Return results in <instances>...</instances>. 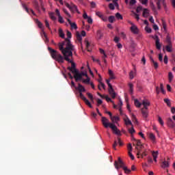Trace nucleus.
<instances>
[{
    "mask_svg": "<svg viewBox=\"0 0 175 175\" xmlns=\"http://www.w3.org/2000/svg\"><path fill=\"white\" fill-rule=\"evenodd\" d=\"M166 42L167 43H168V44H172V40L170 38V36H167Z\"/></svg>",
    "mask_w": 175,
    "mask_h": 175,
    "instance_id": "51",
    "label": "nucleus"
},
{
    "mask_svg": "<svg viewBox=\"0 0 175 175\" xmlns=\"http://www.w3.org/2000/svg\"><path fill=\"white\" fill-rule=\"evenodd\" d=\"M79 96L81 98V100H83L84 102L85 100H87V98L84 96V95L83 94V92H79Z\"/></svg>",
    "mask_w": 175,
    "mask_h": 175,
    "instance_id": "48",
    "label": "nucleus"
},
{
    "mask_svg": "<svg viewBox=\"0 0 175 175\" xmlns=\"http://www.w3.org/2000/svg\"><path fill=\"white\" fill-rule=\"evenodd\" d=\"M120 36H121V38H122V39H126V34H125L124 32H121Z\"/></svg>",
    "mask_w": 175,
    "mask_h": 175,
    "instance_id": "61",
    "label": "nucleus"
},
{
    "mask_svg": "<svg viewBox=\"0 0 175 175\" xmlns=\"http://www.w3.org/2000/svg\"><path fill=\"white\" fill-rule=\"evenodd\" d=\"M115 21H116V17L114 16H110L108 18V21H109L111 23H114Z\"/></svg>",
    "mask_w": 175,
    "mask_h": 175,
    "instance_id": "39",
    "label": "nucleus"
},
{
    "mask_svg": "<svg viewBox=\"0 0 175 175\" xmlns=\"http://www.w3.org/2000/svg\"><path fill=\"white\" fill-rule=\"evenodd\" d=\"M110 118L112 122V124H114V125H116V124H118V121H120V117L118 116H112Z\"/></svg>",
    "mask_w": 175,
    "mask_h": 175,
    "instance_id": "22",
    "label": "nucleus"
},
{
    "mask_svg": "<svg viewBox=\"0 0 175 175\" xmlns=\"http://www.w3.org/2000/svg\"><path fill=\"white\" fill-rule=\"evenodd\" d=\"M160 90H161L162 94H166V91H165V89H163V83L160 84Z\"/></svg>",
    "mask_w": 175,
    "mask_h": 175,
    "instance_id": "49",
    "label": "nucleus"
},
{
    "mask_svg": "<svg viewBox=\"0 0 175 175\" xmlns=\"http://www.w3.org/2000/svg\"><path fill=\"white\" fill-rule=\"evenodd\" d=\"M59 36L62 39H65V33H64V31L61 28L59 29Z\"/></svg>",
    "mask_w": 175,
    "mask_h": 175,
    "instance_id": "33",
    "label": "nucleus"
},
{
    "mask_svg": "<svg viewBox=\"0 0 175 175\" xmlns=\"http://www.w3.org/2000/svg\"><path fill=\"white\" fill-rule=\"evenodd\" d=\"M134 105L135 107H138V108H140L142 107V103H141L140 101H139L137 100V98H135L134 99Z\"/></svg>",
    "mask_w": 175,
    "mask_h": 175,
    "instance_id": "26",
    "label": "nucleus"
},
{
    "mask_svg": "<svg viewBox=\"0 0 175 175\" xmlns=\"http://www.w3.org/2000/svg\"><path fill=\"white\" fill-rule=\"evenodd\" d=\"M86 20H88V24H92L93 20L92 18H91V16H89Z\"/></svg>",
    "mask_w": 175,
    "mask_h": 175,
    "instance_id": "59",
    "label": "nucleus"
},
{
    "mask_svg": "<svg viewBox=\"0 0 175 175\" xmlns=\"http://www.w3.org/2000/svg\"><path fill=\"white\" fill-rule=\"evenodd\" d=\"M96 15L98 17H99L100 18H101V17H103V14H102V12H96Z\"/></svg>",
    "mask_w": 175,
    "mask_h": 175,
    "instance_id": "56",
    "label": "nucleus"
},
{
    "mask_svg": "<svg viewBox=\"0 0 175 175\" xmlns=\"http://www.w3.org/2000/svg\"><path fill=\"white\" fill-rule=\"evenodd\" d=\"M128 132L131 134V135H133V133H135L136 132V131H135V129L133 128V126H132L131 128L128 129Z\"/></svg>",
    "mask_w": 175,
    "mask_h": 175,
    "instance_id": "38",
    "label": "nucleus"
},
{
    "mask_svg": "<svg viewBox=\"0 0 175 175\" xmlns=\"http://www.w3.org/2000/svg\"><path fill=\"white\" fill-rule=\"evenodd\" d=\"M162 24H163V28L164 31H166V22H165L164 21H162Z\"/></svg>",
    "mask_w": 175,
    "mask_h": 175,
    "instance_id": "64",
    "label": "nucleus"
},
{
    "mask_svg": "<svg viewBox=\"0 0 175 175\" xmlns=\"http://www.w3.org/2000/svg\"><path fill=\"white\" fill-rule=\"evenodd\" d=\"M161 167L162 169H166L167 167H169L170 166V159L168 158L166 160H164L162 163H161Z\"/></svg>",
    "mask_w": 175,
    "mask_h": 175,
    "instance_id": "9",
    "label": "nucleus"
},
{
    "mask_svg": "<svg viewBox=\"0 0 175 175\" xmlns=\"http://www.w3.org/2000/svg\"><path fill=\"white\" fill-rule=\"evenodd\" d=\"M79 96L81 98V100H83L84 102L85 100H87V98L84 96V95L83 94V92H79Z\"/></svg>",
    "mask_w": 175,
    "mask_h": 175,
    "instance_id": "47",
    "label": "nucleus"
},
{
    "mask_svg": "<svg viewBox=\"0 0 175 175\" xmlns=\"http://www.w3.org/2000/svg\"><path fill=\"white\" fill-rule=\"evenodd\" d=\"M85 35H87V33L85 31H82L81 34L79 33V31H77L76 33V37L77 40H79V42H81V40H83V36H85Z\"/></svg>",
    "mask_w": 175,
    "mask_h": 175,
    "instance_id": "10",
    "label": "nucleus"
},
{
    "mask_svg": "<svg viewBox=\"0 0 175 175\" xmlns=\"http://www.w3.org/2000/svg\"><path fill=\"white\" fill-rule=\"evenodd\" d=\"M45 25H46V28H48V29H49V31H51V33H53V31H51V27H50V23H49V21L45 20Z\"/></svg>",
    "mask_w": 175,
    "mask_h": 175,
    "instance_id": "37",
    "label": "nucleus"
},
{
    "mask_svg": "<svg viewBox=\"0 0 175 175\" xmlns=\"http://www.w3.org/2000/svg\"><path fill=\"white\" fill-rule=\"evenodd\" d=\"M148 136L150 140H151V142H152L153 143H157V137H155V135H154V133H149L148 134Z\"/></svg>",
    "mask_w": 175,
    "mask_h": 175,
    "instance_id": "15",
    "label": "nucleus"
},
{
    "mask_svg": "<svg viewBox=\"0 0 175 175\" xmlns=\"http://www.w3.org/2000/svg\"><path fill=\"white\" fill-rule=\"evenodd\" d=\"M141 112L142 114V117L144 118H148V109L142 108L141 109Z\"/></svg>",
    "mask_w": 175,
    "mask_h": 175,
    "instance_id": "13",
    "label": "nucleus"
},
{
    "mask_svg": "<svg viewBox=\"0 0 175 175\" xmlns=\"http://www.w3.org/2000/svg\"><path fill=\"white\" fill-rule=\"evenodd\" d=\"M116 18H117V20H123V17H122V15H121V14H120V12H117L116 14Z\"/></svg>",
    "mask_w": 175,
    "mask_h": 175,
    "instance_id": "35",
    "label": "nucleus"
},
{
    "mask_svg": "<svg viewBox=\"0 0 175 175\" xmlns=\"http://www.w3.org/2000/svg\"><path fill=\"white\" fill-rule=\"evenodd\" d=\"M158 121L161 126H163V125H165V122H163V120H162V118H161V116H158Z\"/></svg>",
    "mask_w": 175,
    "mask_h": 175,
    "instance_id": "42",
    "label": "nucleus"
},
{
    "mask_svg": "<svg viewBox=\"0 0 175 175\" xmlns=\"http://www.w3.org/2000/svg\"><path fill=\"white\" fill-rule=\"evenodd\" d=\"M90 77H88H88H86L85 79H82L83 83H84L85 84H90Z\"/></svg>",
    "mask_w": 175,
    "mask_h": 175,
    "instance_id": "43",
    "label": "nucleus"
},
{
    "mask_svg": "<svg viewBox=\"0 0 175 175\" xmlns=\"http://www.w3.org/2000/svg\"><path fill=\"white\" fill-rule=\"evenodd\" d=\"M22 6H23V9H25V10L27 12V13H29V14H31V13H32V14L33 15V16H35V12H33V10H29V9H28V8H27V5H25V4H22Z\"/></svg>",
    "mask_w": 175,
    "mask_h": 175,
    "instance_id": "20",
    "label": "nucleus"
},
{
    "mask_svg": "<svg viewBox=\"0 0 175 175\" xmlns=\"http://www.w3.org/2000/svg\"><path fill=\"white\" fill-rule=\"evenodd\" d=\"M165 49L166 50V51H167V53H172V51L173 50V44H168L167 45H166L165 46Z\"/></svg>",
    "mask_w": 175,
    "mask_h": 175,
    "instance_id": "23",
    "label": "nucleus"
},
{
    "mask_svg": "<svg viewBox=\"0 0 175 175\" xmlns=\"http://www.w3.org/2000/svg\"><path fill=\"white\" fill-rule=\"evenodd\" d=\"M71 38H72V33H70V31H67V38H66L64 42H59V43H65V42H66V40H68V41H70V43H72L70 42Z\"/></svg>",
    "mask_w": 175,
    "mask_h": 175,
    "instance_id": "24",
    "label": "nucleus"
},
{
    "mask_svg": "<svg viewBox=\"0 0 175 175\" xmlns=\"http://www.w3.org/2000/svg\"><path fill=\"white\" fill-rule=\"evenodd\" d=\"M101 122L104 128H111L114 135H116L117 136H121V131H120V129L117 128V126H116V124L110 122L109 121V119H107L106 117H102Z\"/></svg>",
    "mask_w": 175,
    "mask_h": 175,
    "instance_id": "2",
    "label": "nucleus"
},
{
    "mask_svg": "<svg viewBox=\"0 0 175 175\" xmlns=\"http://www.w3.org/2000/svg\"><path fill=\"white\" fill-rule=\"evenodd\" d=\"M48 50L50 53L51 57H52L53 59L57 61L59 64L64 63V57H62L58 51L51 49V47H48Z\"/></svg>",
    "mask_w": 175,
    "mask_h": 175,
    "instance_id": "3",
    "label": "nucleus"
},
{
    "mask_svg": "<svg viewBox=\"0 0 175 175\" xmlns=\"http://www.w3.org/2000/svg\"><path fill=\"white\" fill-rule=\"evenodd\" d=\"M148 154V152L147 151V150H145L143 153H142V152L140 150H138L137 155H142V158L143 157H147Z\"/></svg>",
    "mask_w": 175,
    "mask_h": 175,
    "instance_id": "27",
    "label": "nucleus"
},
{
    "mask_svg": "<svg viewBox=\"0 0 175 175\" xmlns=\"http://www.w3.org/2000/svg\"><path fill=\"white\" fill-rule=\"evenodd\" d=\"M85 44L88 51H91L90 49L92 47V44L88 40V38L85 39Z\"/></svg>",
    "mask_w": 175,
    "mask_h": 175,
    "instance_id": "14",
    "label": "nucleus"
},
{
    "mask_svg": "<svg viewBox=\"0 0 175 175\" xmlns=\"http://www.w3.org/2000/svg\"><path fill=\"white\" fill-rule=\"evenodd\" d=\"M36 23L37 24L38 28L41 29V31L44 35V37L45 38V40L46 42H49V38H47V34H46V32H44V26H43V23L40 21H39L38 19L35 20Z\"/></svg>",
    "mask_w": 175,
    "mask_h": 175,
    "instance_id": "6",
    "label": "nucleus"
},
{
    "mask_svg": "<svg viewBox=\"0 0 175 175\" xmlns=\"http://www.w3.org/2000/svg\"><path fill=\"white\" fill-rule=\"evenodd\" d=\"M173 79H174V76L173 75V72H170L168 73V80L170 83H172L173 81Z\"/></svg>",
    "mask_w": 175,
    "mask_h": 175,
    "instance_id": "30",
    "label": "nucleus"
},
{
    "mask_svg": "<svg viewBox=\"0 0 175 175\" xmlns=\"http://www.w3.org/2000/svg\"><path fill=\"white\" fill-rule=\"evenodd\" d=\"M129 88L131 95H133V84L132 83H129Z\"/></svg>",
    "mask_w": 175,
    "mask_h": 175,
    "instance_id": "31",
    "label": "nucleus"
},
{
    "mask_svg": "<svg viewBox=\"0 0 175 175\" xmlns=\"http://www.w3.org/2000/svg\"><path fill=\"white\" fill-rule=\"evenodd\" d=\"M74 74V78L75 79L76 81H79V80H83V76H85V77H88L87 72H79V71H76L75 72H73Z\"/></svg>",
    "mask_w": 175,
    "mask_h": 175,
    "instance_id": "4",
    "label": "nucleus"
},
{
    "mask_svg": "<svg viewBox=\"0 0 175 175\" xmlns=\"http://www.w3.org/2000/svg\"><path fill=\"white\" fill-rule=\"evenodd\" d=\"M85 105L89 106V107L92 108V105H91V103L90 102V100H88V99H86L85 100Z\"/></svg>",
    "mask_w": 175,
    "mask_h": 175,
    "instance_id": "52",
    "label": "nucleus"
},
{
    "mask_svg": "<svg viewBox=\"0 0 175 175\" xmlns=\"http://www.w3.org/2000/svg\"><path fill=\"white\" fill-rule=\"evenodd\" d=\"M114 166L116 169L118 170L120 167H122V169H124V167H125V164L124 163L122 160H121V158L118 157V161H115Z\"/></svg>",
    "mask_w": 175,
    "mask_h": 175,
    "instance_id": "8",
    "label": "nucleus"
},
{
    "mask_svg": "<svg viewBox=\"0 0 175 175\" xmlns=\"http://www.w3.org/2000/svg\"><path fill=\"white\" fill-rule=\"evenodd\" d=\"M143 17L147 18L148 16H150V10L148 9H144L143 14H142Z\"/></svg>",
    "mask_w": 175,
    "mask_h": 175,
    "instance_id": "28",
    "label": "nucleus"
},
{
    "mask_svg": "<svg viewBox=\"0 0 175 175\" xmlns=\"http://www.w3.org/2000/svg\"><path fill=\"white\" fill-rule=\"evenodd\" d=\"M157 8L158 9H161V6H165V0H159L157 2Z\"/></svg>",
    "mask_w": 175,
    "mask_h": 175,
    "instance_id": "25",
    "label": "nucleus"
},
{
    "mask_svg": "<svg viewBox=\"0 0 175 175\" xmlns=\"http://www.w3.org/2000/svg\"><path fill=\"white\" fill-rule=\"evenodd\" d=\"M167 124L170 128H174L175 124L174 122H173V120H172V118H169L167 120Z\"/></svg>",
    "mask_w": 175,
    "mask_h": 175,
    "instance_id": "17",
    "label": "nucleus"
},
{
    "mask_svg": "<svg viewBox=\"0 0 175 175\" xmlns=\"http://www.w3.org/2000/svg\"><path fill=\"white\" fill-rule=\"evenodd\" d=\"M151 62H152V64L154 66V68L158 69V63L157 62H154V59H151Z\"/></svg>",
    "mask_w": 175,
    "mask_h": 175,
    "instance_id": "50",
    "label": "nucleus"
},
{
    "mask_svg": "<svg viewBox=\"0 0 175 175\" xmlns=\"http://www.w3.org/2000/svg\"><path fill=\"white\" fill-rule=\"evenodd\" d=\"M99 51L101 54L103 55V56L102 57L103 59L107 58V55H106L105 50H103V49H99Z\"/></svg>",
    "mask_w": 175,
    "mask_h": 175,
    "instance_id": "32",
    "label": "nucleus"
},
{
    "mask_svg": "<svg viewBox=\"0 0 175 175\" xmlns=\"http://www.w3.org/2000/svg\"><path fill=\"white\" fill-rule=\"evenodd\" d=\"M142 105L144 106V109H148V107L150 106L151 103L148 99L142 100Z\"/></svg>",
    "mask_w": 175,
    "mask_h": 175,
    "instance_id": "12",
    "label": "nucleus"
},
{
    "mask_svg": "<svg viewBox=\"0 0 175 175\" xmlns=\"http://www.w3.org/2000/svg\"><path fill=\"white\" fill-rule=\"evenodd\" d=\"M123 170H124V173H126V174H129V173L131 172V170L128 169L126 166L123 167Z\"/></svg>",
    "mask_w": 175,
    "mask_h": 175,
    "instance_id": "41",
    "label": "nucleus"
},
{
    "mask_svg": "<svg viewBox=\"0 0 175 175\" xmlns=\"http://www.w3.org/2000/svg\"><path fill=\"white\" fill-rule=\"evenodd\" d=\"M122 105H123V103H122V100L121 98H120V99H119V104H118V106H119V111H120V113H121V111H122V108H121V107H122Z\"/></svg>",
    "mask_w": 175,
    "mask_h": 175,
    "instance_id": "45",
    "label": "nucleus"
},
{
    "mask_svg": "<svg viewBox=\"0 0 175 175\" xmlns=\"http://www.w3.org/2000/svg\"><path fill=\"white\" fill-rule=\"evenodd\" d=\"M136 3V0H131L129 2L130 6H133V5H135Z\"/></svg>",
    "mask_w": 175,
    "mask_h": 175,
    "instance_id": "60",
    "label": "nucleus"
},
{
    "mask_svg": "<svg viewBox=\"0 0 175 175\" xmlns=\"http://www.w3.org/2000/svg\"><path fill=\"white\" fill-rule=\"evenodd\" d=\"M165 103H167V105L170 107L172 106V103H170V100L169 98L164 99Z\"/></svg>",
    "mask_w": 175,
    "mask_h": 175,
    "instance_id": "44",
    "label": "nucleus"
},
{
    "mask_svg": "<svg viewBox=\"0 0 175 175\" xmlns=\"http://www.w3.org/2000/svg\"><path fill=\"white\" fill-rule=\"evenodd\" d=\"M58 46L59 50H60L64 57V59L71 64V67L68 68V70L72 72V73L77 72L76 64L73 62V59H72L73 57V51H75V46H73L69 40L59 43Z\"/></svg>",
    "mask_w": 175,
    "mask_h": 175,
    "instance_id": "1",
    "label": "nucleus"
},
{
    "mask_svg": "<svg viewBox=\"0 0 175 175\" xmlns=\"http://www.w3.org/2000/svg\"><path fill=\"white\" fill-rule=\"evenodd\" d=\"M129 77L130 79L132 80V79H133V77H135V72L133 71H131L129 73Z\"/></svg>",
    "mask_w": 175,
    "mask_h": 175,
    "instance_id": "57",
    "label": "nucleus"
},
{
    "mask_svg": "<svg viewBox=\"0 0 175 175\" xmlns=\"http://www.w3.org/2000/svg\"><path fill=\"white\" fill-rule=\"evenodd\" d=\"M59 18V23H60V24H64V23H65V21H64V18H62L61 16H58Z\"/></svg>",
    "mask_w": 175,
    "mask_h": 175,
    "instance_id": "53",
    "label": "nucleus"
},
{
    "mask_svg": "<svg viewBox=\"0 0 175 175\" xmlns=\"http://www.w3.org/2000/svg\"><path fill=\"white\" fill-rule=\"evenodd\" d=\"M130 29L132 33H133L134 35L139 34V30L136 25H133V26L131 27Z\"/></svg>",
    "mask_w": 175,
    "mask_h": 175,
    "instance_id": "11",
    "label": "nucleus"
},
{
    "mask_svg": "<svg viewBox=\"0 0 175 175\" xmlns=\"http://www.w3.org/2000/svg\"><path fill=\"white\" fill-rule=\"evenodd\" d=\"M102 88H103V90H106V86L105 85V83H103V82H100V83L98 84V90L101 91Z\"/></svg>",
    "mask_w": 175,
    "mask_h": 175,
    "instance_id": "34",
    "label": "nucleus"
},
{
    "mask_svg": "<svg viewBox=\"0 0 175 175\" xmlns=\"http://www.w3.org/2000/svg\"><path fill=\"white\" fill-rule=\"evenodd\" d=\"M152 155L153 157V159L154 158H158V155H159V152H158V151H153L152 152Z\"/></svg>",
    "mask_w": 175,
    "mask_h": 175,
    "instance_id": "40",
    "label": "nucleus"
},
{
    "mask_svg": "<svg viewBox=\"0 0 175 175\" xmlns=\"http://www.w3.org/2000/svg\"><path fill=\"white\" fill-rule=\"evenodd\" d=\"M75 90H77L80 92H85V88L81 84L79 83L78 87H75Z\"/></svg>",
    "mask_w": 175,
    "mask_h": 175,
    "instance_id": "18",
    "label": "nucleus"
},
{
    "mask_svg": "<svg viewBox=\"0 0 175 175\" xmlns=\"http://www.w3.org/2000/svg\"><path fill=\"white\" fill-rule=\"evenodd\" d=\"M167 62H168L167 55H165L164 56V64H165V65H167Z\"/></svg>",
    "mask_w": 175,
    "mask_h": 175,
    "instance_id": "62",
    "label": "nucleus"
},
{
    "mask_svg": "<svg viewBox=\"0 0 175 175\" xmlns=\"http://www.w3.org/2000/svg\"><path fill=\"white\" fill-rule=\"evenodd\" d=\"M127 148L129 150V152H132V144H129L127 146Z\"/></svg>",
    "mask_w": 175,
    "mask_h": 175,
    "instance_id": "63",
    "label": "nucleus"
},
{
    "mask_svg": "<svg viewBox=\"0 0 175 175\" xmlns=\"http://www.w3.org/2000/svg\"><path fill=\"white\" fill-rule=\"evenodd\" d=\"M145 30L148 33H151L152 29L150 27H145Z\"/></svg>",
    "mask_w": 175,
    "mask_h": 175,
    "instance_id": "55",
    "label": "nucleus"
},
{
    "mask_svg": "<svg viewBox=\"0 0 175 175\" xmlns=\"http://www.w3.org/2000/svg\"><path fill=\"white\" fill-rule=\"evenodd\" d=\"M109 81L116 79L114 76V72L111 70H109Z\"/></svg>",
    "mask_w": 175,
    "mask_h": 175,
    "instance_id": "29",
    "label": "nucleus"
},
{
    "mask_svg": "<svg viewBox=\"0 0 175 175\" xmlns=\"http://www.w3.org/2000/svg\"><path fill=\"white\" fill-rule=\"evenodd\" d=\"M65 5L66 6V8L69 9V10H70V12H72L73 13L77 12V13L80 14V12H79V10L77 9V6H76L75 4H72V3L69 4L68 3H65Z\"/></svg>",
    "mask_w": 175,
    "mask_h": 175,
    "instance_id": "7",
    "label": "nucleus"
},
{
    "mask_svg": "<svg viewBox=\"0 0 175 175\" xmlns=\"http://www.w3.org/2000/svg\"><path fill=\"white\" fill-rule=\"evenodd\" d=\"M126 106H127V110H129V111H131V105H129V103H128V98H126Z\"/></svg>",
    "mask_w": 175,
    "mask_h": 175,
    "instance_id": "58",
    "label": "nucleus"
},
{
    "mask_svg": "<svg viewBox=\"0 0 175 175\" xmlns=\"http://www.w3.org/2000/svg\"><path fill=\"white\" fill-rule=\"evenodd\" d=\"M124 121L125 125L126 126L131 125V126H133V124H132V121H131V120L129 119V118H128L126 115H125V117L124 118Z\"/></svg>",
    "mask_w": 175,
    "mask_h": 175,
    "instance_id": "16",
    "label": "nucleus"
},
{
    "mask_svg": "<svg viewBox=\"0 0 175 175\" xmlns=\"http://www.w3.org/2000/svg\"><path fill=\"white\" fill-rule=\"evenodd\" d=\"M79 96L81 98V100H83L84 102L85 100H87V98L84 96V95L83 94V92H79Z\"/></svg>",
    "mask_w": 175,
    "mask_h": 175,
    "instance_id": "46",
    "label": "nucleus"
},
{
    "mask_svg": "<svg viewBox=\"0 0 175 175\" xmlns=\"http://www.w3.org/2000/svg\"><path fill=\"white\" fill-rule=\"evenodd\" d=\"M156 49H157V50H161V42H159V37H158V36H156Z\"/></svg>",
    "mask_w": 175,
    "mask_h": 175,
    "instance_id": "21",
    "label": "nucleus"
},
{
    "mask_svg": "<svg viewBox=\"0 0 175 175\" xmlns=\"http://www.w3.org/2000/svg\"><path fill=\"white\" fill-rule=\"evenodd\" d=\"M159 60L160 61V62H163V55H162V53H160L159 55Z\"/></svg>",
    "mask_w": 175,
    "mask_h": 175,
    "instance_id": "54",
    "label": "nucleus"
},
{
    "mask_svg": "<svg viewBox=\"0 0 175 175\" xmlns=\"http://www.w3.org/2000/svg\"><path fill=\"white\" fill-rule=\"evenodd\" d=\"M106 83L109 87L108 92L109 93V95H111V98L114 99L116 96H117V94H116V92L114 91L111 83H110V79H107Z\"/></svg>",
    "mask_w": 175,
    "mask_h": 175,
    "instance_id": "5",
    "label": "nucleus"
},
{
    "mask_svg": "<svg viewBox=\"0 0 175 175\" xmlns=\"http://www.w3.org/2000/svg\"><path fill=\"white\" fill-rule=\"evenodd\" d=\"M49 17L51 18V20H53V21H55V20H57V18L54 15L53 12H49Z\"/></svg>",
    "mask_w": 175,
    "mask_h": 175,
    "instance_id": "36",
    "label": "nucleus"
},
{
    "mask_svg": "<svg viewBox=\"0 0 175 175\" xmlns=\"http://www.w3.org/2000/svg\"><path fill=\"white\" fill-rule=\"evenodd\" d=\"M68 24L70 25L72 29H77V25L76 23H72L70 19H67Z\"/></svg>",
    "mask_w": 175,
    "mask_h": 175,
    "instance_id": "19",
    "label": "nucleus"
}]
</instances>
